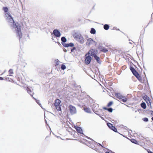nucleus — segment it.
Returning <instances> with one entry per match:
<instances>
[{
    "label": "nucleus",
    "mask_w": 153,
    "mask_h": 153,
    "mask_svg": "<svg viewBox=\"0 0 153 153\" xmlns=\"http://www.w3.org/2000/svg\"><path fill=\"white\" fill-rule=\"evenodd\" d=\"M69 110L71 114H74L76 113V110L75 107L73 106L70 105L69 106Z\"/></svg>",
    "instance_id": "0eeeda50"
},
{
    "label": "nucleus",
    "mask_w": 153,
    "mask_h": 153,
    "mask_svg": "<svg viewBox=\"0 0 153 153\" xmlns=\"http://www.w3.org/2000/svg\"><path fill=\"white\" fill-rule=\"evenodd\" d=\"M113 104V102L112 101H110V102L107 105V107H109L111 105H112V104Z\"/></svg>",
    "instance_id": "a878e982"
},
{
    "label": "nucleus",
    "mask_w": 153,
    "mask_h": 153,
    "mask_svg": "<svg viewBox=\"0 0 153 153\" xmlns=\"http://www.w3.org/2000/svg\"><path fill=\"white\" fill-rule=\"evenodd\" d=\"M141 107L143 109H146V105L145 103L142 102L141 104Z\"/></svg>",
    "instance_id": "4be33fe9"
},
{
    "label": "nucleus",
    "mask_w": 153,
    "mask_h": 153,
    "mask_svg": "<svg viewBox=\"0 0 153 153\" xmlns=\"http://www.w3.org/2000/svg\"><path fill=\"white\" fill-rule=\"evenodd\" d=\"M149 113H150L152 115H153V111H150L149 112Z\"/></svg>",
    "instance_id": "72a5a7b5"
},
{
    "label": "nucleus",
    "mask_w": 153,
    "mask_h": 153,
    "mask_svg": "<svg viewBox=\"0 0 153 153\" xmlns=\"http://www.w3.org/2000/svg\"><path fill=\"white\" fill-rule=\"evenodd\" d=\"M61 102V101L58 99V111H60L61 110V107L59 105Z\"/></svg>",
    "instance_id": "aec40b11"
},
{
    "label": "nucleus",
    "mask_w": 153,
    "mask_h": 153,
    "mask_svg": "<svg viewBox=\"0 0 153 153\" xmlns=\"http://www.w3.org/2000/svg\"><path fill=\"white\" fill-rule=\"evenodd\" d=\"M75 49V47H74V48H73V49H71V52H73V50H74Z\"/></svg>",
    "instance_id": "c9c22d12"
},
{
    "label": "nucleus",
    "mask_w": 153,
    "mask_h": 153,
    "mask_svg": "<svg viewBox=\"0 0 153 153\" xmlns=\"http://www.w3.org/2000/svg\"><path fill=\"white\" fill-rule=\"evenodd\" d=\"M6 15L7 16L10 17L9 19L10 21H8V22L13 23L12 26L15 29L16 31V36L18 37L19 40H20L22 36L20 26L18 23H16L14 22V20L10 13H7Z\"/></svg>",
    "instance_id": "f257e3e1"
},
{
    "label": "nucleus",
    "mask_w": 153,
    "mask_h": 153,
    "mask_svg": "<svg viewBox=\"0 0 153 153\" xmlns=\"http://www.w3.org/2000/svg\"><path fill=\"white\" fill-rule=\"evenodd\" d=\"M61 68L62 70H64L66 68L65 66L64 65H62L61 66Z\"/></svg>",
    "instance_id": "2f4dec72"
},
{
    "label": "nucleus",
    "mask_w": 153,
    "mask_h": 153,
    "mask_svg": "<svg viewBox=\"0 0 153 153\" xmlns=\"http://www.w3.org/2000/svg\"><path fill=\"white\" fill-rule=\"evenodd\" d=\"M5 80L6 81H9L10 82H11L13 81V80L9 78L8 77H5Z\"/></svg>",
    "instance_id": "bb28decb"
},
{
    "label": "nucleus",
    "mask_w": 153,
    "mask_h": 153,
    "mask_svg": "<svg viewBox=\"0 0 153 153\" xmlns=\"http://www.w3.org/2000/svg\"><path fill=\"white\" fill-rule=\"evenodd\" d=\"M8 72L9 76H12V74H13V70L11 69H10L8 71Z\"/></svg>",
    "instance_id": "412c9836"
},
{
    "label": "nucleus",
    "mask_w": 153,
    "mask_h": 153,
    "mask_svg": "<svg viewBox=\"0 0 153 153\" xmlns=\"http://www.w3.org/2000/svg\"><path fill=\"white\" fill-rule=\"evenodd\" d=\"M57 99L56 100L55 103H54V105L55 106L56 108V109H57Z\"/></svg>",
    "instance_id": "c756f323"
},
{
    "label": "nucleus",
    "mask_w": 153,
    "mask_h": 153,
    "mask_svg": "<svg viewBox=\"0 0 153 153\" xmlns=\"http://www.w3.org/2000/svg\"><path fill=\"white\" fill-rule=\"evenodd\" d=\"M61 40L62 42H65L67 40L65 37H62L61 38Z\"/></svg>",
    "instance_id": "cd10ccee"
},
{
    "label": "nucleus",
    "mask_w": 153,
    "mask_h": 153,
    "mask_svg": "<svg viewBox=\"0 0 153 153\" xmlns=\"http://www.w3.org/2000/svg\"><path fill=\"white\" fill-rule=\"evenodd\" d=\"M98 53V51L97 50L91 49L87 53L88 55H90L91 56H94L96 55Z\"/></svg>",
    "instance_id": "423d86ee"
},
{
    "label": "nucleus",
    "mask_w": 153,
    "mask_h": 153,
    "mask_svg": "<svg viewBox=\"0 0 153 153\" xmlns=\"http://www.w3.org/2000/svg\"><path fill=\"white\" fill-rule=\"evenodd\" d=\"M131 141L133 143H135L136 144H138V142L135 139H132L131 140Z\"/></svg>",
    "instance_id": "c85d7f7f"
},
{
    "label": "nucleus",
    "mask_w": 153,
    "mask_h": 153,
    "mask_svg": "<svg viewBox=\"0 0 153 153\" xmlns=\"http://www.w3.org/2000/svg\"><path fill=\"white\" fill-rule=\"evenodd\" d=\"M63 46L66 47H73L74 45L73 43H70L69 44H64Z\"/></svg>",
    "instance_id": "dca6fc26"
},
{
    "label": "nucleus",
    "mask_w": 153,
    "mask_h": 153,
    "mask_svg": "<svg viewBox=\"0 0 153 153\" xmlns=\"http://www.w3.org/2000/svg\"><path fill=\"white\" fill-rule=\"evenodd\" d=\"M85 62L86 65H88L89 64L91 60V57L89 56V55L87 53L85 55Z\"/></svg>",
    "instance_id": "20e7f679"
},
{
    "label": "nucleus",
    "mask_w": 153,
    "mask_h": 153,
    "mask_svg": "<svg viewBox=\"0 0 153 153\" xmlns=\"http://www.w3.org/2000/svg\"><path fill=\"white\" fill-rule=\"evenodd\" d=\"M107 125L111 129L112 128V127L113 126L112 124L110 123H107Z\"/></svg>",
    "instance_id": "393cba45"
},
{
    "label": "nucleus",
    "mask_w": 153,
    "mask_h": 153,
    "mask_svg": "<svg viewBox=\"0 0 153 153\" xmlns=\"http://www.w3.org/2000/svg\"><path fill=\"white\" fill-rule=\"evenodd\" d=\"M76 129L77 131L80 134L82 133V129L80 127H77L76 128Z\"/></svg>",
    "instance_id": "f3484780"
},
{
    "label": "nucleus",
    "mask_w": 153,
    "mask_h": 153,
    "mask_svg": "<svg viewBox=\"0 0 153 153\" xmlns=\"http://www.w3.org/2000/svg\"><path fill=\"white\" fill-rule=\"evenodd\" d=\"M95 43V41H94L92 39L90 38L88 39L86 42V44L87 45L89 46L93 44L94 43Z\"/></svg>",
    "instance_id": "1a4fd4ad"
},
{
    "label": "nucleus",
    "mask_w": 153,
    "mask_h": 153,
    "mask_svg": "<svg viewBox=\"0 0 153 153\" xmlns=\"http://www.w3.org/2000/svg\"><path fill=\"white\" fill-rule=\"evenodd\" d=\"M99 48L101 51L104 53L108 51L106 48L103 47H100Z\"/></svg>",
    "instance_id": "4468645a"
},
{
    "label": "nucleus",
    "mask_w": 153,
    "mask_h": 153,
    "mask_svg": "<svg viewBox=\"0 0 153 153\" xmlns=\"http://www.w3.org/2000/svg\"><path fill=\"white\" fill-rule=\"evenodd\" d=\"M26 89L27 90V92L30 94L31 97H33L34 94L31 90L27 87Z\"/></svg>",
    "instance_id": "ddd939ff"
},
{
    "label": "nucleus",
    "mask_w": 153,
    "mask_h": 153,
    "mask_svg": "<svg viewBox=\"0 0 153 153\" xmlns=\"http://www.w3.org/2000/svg\"><path fill=\"white\" fill-rule=\"evenodd\" d=\"M60 36V33L59 31H58V37H59Z\"/></svg>",
    "instance_id": "f704fd0d"
},
{
    "label": "nucleus",
    "mask_w": 153,
    "mask_h": 153,
    "mask_svg": "<svg viewBox=\"0 0 153 153\" xmlns=\"http://www.w3.org/2000/svg\"><path fill=\"white\" fill-rule=\"evenodd\" d=\"M90 33L91 34H95L96 33V30L95 29L93 28H91L90 31Z\"/></svg>",
    "instance_id": "5701e85b"
},
{
    "label": "nucleus",
    "mask_w": 153,
    "mask_h": 153,
    "mask_svg": "<svg viewBox=\"0 0 153 153\" xmlns=\"http://www.w3.org/2000/svg\"><path fill=\"white\" fill-rule=\"evenodd\" d=\"M130 70L132 72L133 74L134 75L136 74L137 72V71L133 67H131L130 68Z\"/></svg>",
    "instance_id": "2eb2a0df"
},
{
    "label": "nucleus",
    "mask_w": 153,
    "mask_h": 153,
    "mask_svg": "<svg viewBox=\"0 0 153 153\" xmlns=\"http://www.w3.org/2000/svg\"><path fill=\"white\" fill-rule=\"evenodd\" d=\"M103 109L105 110H108L109 112H112L113 110L112 108H108L105 107H103Z\"/></svg>",
    "instance_id": "6ab92c4d"
},
{
    "label": "nucleus",
    "mask_w": 153,
    "mask_h": 153,
    "mask_svg": "<svg viewBox=\"0 0 153 153\" xmlns=\"http://www.w3.org/2000/svg\"><path fill=\"white\" fill-rule=\"evenodd\" d=\"M134 75L141 83H146L147 81L146 79L145 78H142L138 72Z\"/></svg>",
    "instance_id": "7ed1b4c3"
},
{
    "label": "nucleus",
    "mask_w": 153,
    "mask_h": 153,
    "mask_svg": "<svg viewBox=\"0 0 153 153\" xmlns=\"http://www.w3.org/2000/svg\"><path fill=\"white\" fill-rule=\"evenodd\" d=\"M94 59L97 60V62L98 63H100V58L98 56H97L95 55L94 56Z\"/></svg>",
    "instance_id": "a211bd4d"
},
{
    "label": "nucleus",
    "mask_w": 153,
    "mask_h": 153,
    "mask_svg": "<svg viewBox=\"0 0 153 153\" xmlns=\"http://www.w3.org/2000/svg\"><path fill=\"white\" fill-rule=\"evenodd\" d=\"M109 26L107 24L105 25L104 26V28L106 30H108L109 28Z\"/></svg>",
    "instance_id": "b1692460"
},
{
    "label": "nucleus",
    "mask_w": 153,
    "mask_h": 153,
    "mask_svg": "<svg viewBox=\"0 0 153 153\" xmlns=\"http://www.w3.org/2000/svg\"><path fill=\"white\" fill-rule=\"evenodd\" d=\"M152 120L153 121V117L152 118Z\"/></svg>",
    "instance_id": "ea45409f"
},
{
    "label": "nucleus",
    "mask_w": 153,
    "mask_h": 153,
    "mask_svg": "<svg viewBox=\"0 0 153 153\" xmlns=\"http://www.w3.org/2000/svg\"><path fill=\"white\" fill-rule=\"evenodd\" d=\"M18 81L22 83H24L25 81L24 77L23 75H18L16 77Z\"/></svg>",
    "instance_id": "6e6552de"
},
{
    "label": "nucleus",
    "mask_w": 153,
    "mask_h": 153,
    "mask_svg": "<svg viewBox=\"0 0 153 153\" xmlns=\"http://www.w3.org/2000/svg\"><path fill=\"white\" fill-rule=\"evenodd\" d=\"M4 80L3 78V77H0V80Z\"/></svg>",
    "instance_id": "e433bc0d"
},
{
    "label": "nucleus",
    "mask_w": 153,
    "mask_h": 153,
    "mask_svg": "<svg viewBox=\"0 0 153 153\" xmlns=\"http://www.w3.org/2000/svg\"><path fill=\"white\" fill-rule=\"evenodd\" d=\"M3 10H4V12L5 13V15L7 17L6 19L7 20V22H8V21H10L9 19L10 17L7 16H6V14L7 13H10L9 12H7L8 11V9L7 7H3Z\"/></svg>",
    "instance_id": "9d476101"
},
{
    "label": "nucleus",
    "mask_w": 153,
    "mask_h": 153,
    "mask_svg": "<svg viewBox=\"0 0 153 153\" xmlns=\"http://www.w3.org/2000/svg\"><path fill=\"white\" fill-rule=\"evenodd\" d=\"M143 120L145 122H147L148 121V118L145 117L143 119Z\"/></svg>",
    "instance_id": "473e14b6"
},
{
    "label": "nucleus",
    "mask_w": 153,
    "mask_h": 153,
    "mask_svg": "<svg viewBox=\"0 0 153 153\" xmlns=\"http://www.w3.org/2000/svg\"><path fill=\"white\" fill-rule=\"evenodd\" d=\"M111 129L112 130L116 132H117V129L114 126H113L112 128Z\"/></svg>",
    "instance_id": "7c9ffc66"
},
{
    "label": "nucleus",
    "mask_w": 153,
    "mask_h": 153,
    "mask_svg": "<svg viewBox=\"0 0 153 153\" xmlns=\"http://www.w3.org/2000/svg\"><path fill=\"white\" fill-rule=\"evenodd\" d=\"M59 114L60 115H61V114L60 113H59Z\"/></svg>",
    "instance_id": "a19ab883"
},
{
    "label": "nucleus",
    "mask_w": 153,
    "mask_h": 153,
    "mask_svg": "<svg viewBox=\"0 0 153 153\" xmlns=\"http://www.w3.org/2000/svg\"><path fill=\"white\" fill-rule=\"evenodd\" d=\"M82 107L83 110L85 111V112L88 113H91V111L90 109L89 108L87 107L86 106H83Z\"/></svg>",
    "instance_id": "f8f14e48"
},
{
    "label": "nucleus",
    "mask_w": 153,
    "mask_h": 153,
    "mask_svg": "<svg viewBox=\"0 0 153 153\" xmlns=\"http://www.w3.org/2000/svg\"><path fill=\"white\" fill-rule=\"evenodd\" d=\"M143 98L146 102L148 106L150 107V108H151L152 106L151 103V100L149 99V97L145 95L143 97Z\"/></svg>",
    "instance_id": "39448f33"
},
{
    "label": "nucleus",
    "mask_w": 153,
    "mask_h": 153,
    "mask_svg": "<svg viewBox=\"0 0 153 153\" xmlns=\"http://www.w3.org/2000/svg\"><path fill=\"white\" fill-rule=\"evenodd\" d=\"M115 96L119 100L124 102H126L128 100L126 97L125 96H123L120 93H116V94H115Z\"/></svg>",
    "instance_id": "f03ea898"
},
{
    "label": "nucleus",
    "mask_w": 153,
    "mask_h": 153,
    "mask_svg": "<svg viewBox=\"0 0 153 153\" xmlns=\"http://www.w3.org/2000/svg\"><path fill=\"white\" fill-rule=\"evenodd\" d=\"M148 153H153V152H152L151 151H148Z\"/></svg>",
    "instance_id": "4c0bfd02"
},
{
    "label": "nucleus",
    "mask_w": 153,
    "mask_h": 153,
    "mask_svg": "<svg viewBox=\"0 0 153 153\" xmlns=\"http://www.w3.org/2000/svg\"><path fill=\"white\" fill-rule=\"evenodd\" d=\"M105 153H109V152H105Z\"/></svg>",
    "instance_id": "58836bf2"
},
{
    "label": "nucleus",
    "mask_w": 153,
    "mask_h": 153,
    "mask_svg": "<svg viewBox=\"0 0 153 153\" xmlns=\"http://www.w3.org/2000/svg\"><path fill=\"white\" fill-rule=\"evenodd\" d=\"M53 36H52V39L53 40H55L54 39L56 38L57 39V30H54L53 31Z\"/></svg>",
    "instance_id": "9b49d317"
}]
</instances>
